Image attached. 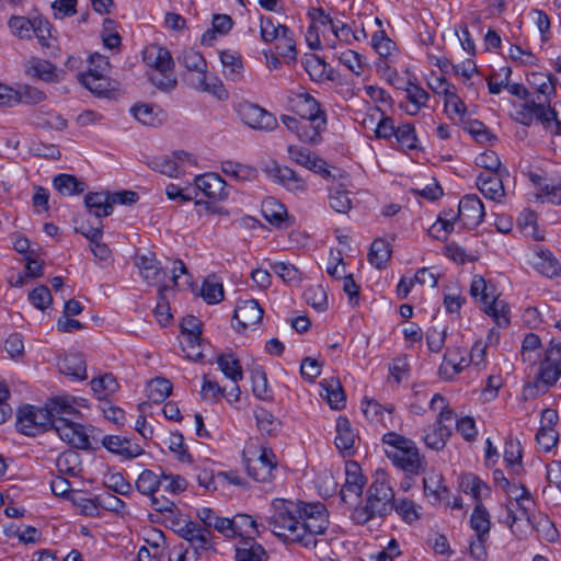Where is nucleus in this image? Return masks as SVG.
<instances>
[{"mask_svg":"<svg viewBox=\"0 0 561 561\" xmlns=\"http://www.w3.org/2000/svg\"><path fill=\"white\" fill-rule=\"evenodd\" d=\"M274 514L268 518L273 534L286 543L316 548L317 535L328 529L329 513L321 502H291L276 499L272 502Z\"/></svg>","mask_w":561,"mask_h":561,"instance_id":"obj_1","label":"nucleus"},{"mask_svg":"<svg viewBox=\"0 0 561 561\" xmlns=\"http://www.w3.org/2000/svg\"><path fill=\"white\" fill-rule=\"evenodd\" d=\"M528 82L536 88L537 96L526 101L515 112V119L529 126L535 121L548 128L552 123L560 127L557 118V112L550 106V96L556 92L554 79L550 73L531 72L528 76Z\"/></svg>","mask_w":561,"mask_h":561,"instance_id":"obj_2","label":"nucleus"},{"mask_svg":"<svg viewBox=\"0 0 561 561\" xmlns=\"http://www.w3.org/2000/svg\"><path fill=\"white\" fill-rule=\"evenodd\" d=\"M393 507L394 491L389 477L385 471L378 470L368 486L365 504H359L353 510L351 519L357 525H365L374 518H385Z\"/></svg>","mask_w":561,"mask_h":561,"instance_id":"obj_3","label":"nucleus"},{"mask_svg":"<svg viewBox=\"0 0 561 561\" xmlns=\"http://www.w3.org/2000/svg\"><path fill=\"white\" fill-rule=\"evenodd\" d=\"M71 411L68 401L58 396L50 399L44 408L26 404L19 409L16 430L26 436H36L51 428L53 419L59 413Z\"/></svg>","mask_w":561,"mask_h":561,"instance_id":"obj_4","label":"nucleus"},{"mask_svg":"<svg viewBox=\"0 0 561 561\" xmlns=\"http://www.w3.org/2000/svg\"><path fill=\"white\" fill-rule=\"evenodd\" d=\"M68 401L71 411L68 414H57L53 419L51 428L60 437L61 440L68 443L78 449H91L89 435L85 427L76 422L80 416V411L75 407L76 400L69 396H62Z\"/></svg>","mask_w":561,"mask_h":561,"instance_id":"obj_5","label":"nucleus"},{"mask_svg":"<svg viewBox=\"0 0 561 561\" xmlns=\"http://www.w3.org/2000/svg\"><path fill=\"white\" fill-rule=\"evenodd\" d=\"M382 443L393 448L386 450V455L393 465L410 474H419L421 459L415 443L394 432H388L382 436Z\"/></svg>","mask_w":561,"mask_h":561,"instance_id":"obj_6","label":"nucleus"},{"mask_svg":"<svg viewBox=\"0 0 561 561\" xmlns=\"http://www.w3.org/2000/svg\"><path fill=\"white\" fill-rule=\"evenodd\" d=\"M110 67L106 57L100 54L91 55L90 67L87 72L79 73V81L92 93L99 96H110L115 90L112 81L106 76Z\"/></svg>","mask_w":561,"mask_h":561,"instance_id":"obj_7","label":"nucleus"},{"mask_svg":"<svg viewBox=\"0 0 561 561\" xmlns=\"http://www.w3.org/2000/svg\"><path fill=\"white\" fill-rule=\"evenodd\" d=\"M490 289L482 276H473L470 285L471 297L483 305L484 312L493 317L499 327H506L510 323L507 310Z\"/></svg>","mask_w":561,"mask_h":561,"instance_id":"obj_8","label":"nucleus"},{"mask_svg":"<svg viewBox=\"0 0 561 561\" xmlns=\"http://www.w3.org/2000/svg\"><path fill=\"white\" fill-rule=\"evenodd\" d=\"M280 122L288 130L294 133L297 138L309 145H318L321 140V134L327 128V117H294L289 115H282Z\"/></svg>","mask_w":561,"mask_h":561,"instance_id":"obj_9","label":"nucleus"},{"mask_svg":"<svg viewBox=\"0 0 561 561\" xmlns=\"http://www.w3.org/2000/svg\"><path fill=\"white\" fill-rule=\"evenodd\" d=\"M397 89L405 92V102L401 107L410 115H416L421 111V88L417 76L407 68L402 76L397 71L392 75V80H388Z\"/></svg>","mask_w":561,"mask_h":561,"instance_id":"obj_10","label":"nucleus"},{"mask_svg":"<svg viewBox=\"0 0 561 561\" xmlns=\"http://www.w3.org/2000/svg\"><path fill=\"white\" fill-rule=\"evenodd\" d=\"M237 112L241 121L253 129L272 131L278 126L275 115L257 104L250 102L239 103Z\"/></svg>","mask_w":561,"mask_h":561,"instance_id":"obj_11","label":"nucleus"},{"mask_svg":"<svg viewBox=\"0 0 561 561\" xmlns=\"http://www.w3.org/2000/svg\"><path fill=\"white\" fill-rule=\"evenodd\" d=\"M561 379V343L551 341L545 351L543 359L540 362L536 381L546 387H551Z\"/></svg>","mask_w":561,"mask_h":561,"instance_id":"obj_12","label":"nucleus"},{"mask_svg":"<svg viewBox=\"0 0 561 561\" xmlns=\"http://www.w3.org/2000/svg\"><path fill=\"white\" fill-rule=\"evenodd\" d=\"M176 534L188 542L195 559L213 547L211 531L196 522H185L176 529Z\"/></svg>","mask_w":561,"mask_h":561,"instance_id":"obj_13","label":"nucleus"},{"mask_svg":"<svg viewBox=\"0 0 561 561\" xmlns=\"http://www.w3.org/2000/svg\"><path fill=\"white\" fill-rule=\"evenodd\" d=\"M485 216L482 201L476 194L465 195L458 205L457 216L451 214L453 220H459L468 229L479 226Z\"/></svg>","mask_w":561,"mask_h":561,"instance_id":"obj_14","label":"nucleus"},{"mask_svg":"<svg viewBox=\"0 0 561 561\" xmlns=\"http://www.w3.org/2000/svg\"><path fill=\"white\" fill-rule=\"evenodd\" d=\"M276 456L272 449L263 447L256 458L245 460L248 474L257 482H267L273 477L276 469Z\"/></svg>","mask_w":561,"mask_h":561,"instance_id":"obj_15","label":"nucleus"},{"mask_svg":"<svg viewBox=\"0 0 561 561\" xmlns=\"http://www.w3.org/2000/svg\"><path fill=\"white\" fill-rule=\"evenodd\" d=\"M287 152L288 158L295 163L319 173L324 179H329L331 176V172L328 169L325 160L312 154L309 149L296 145H289L287 147Z\"/></svg>","mask_w":561,"mask_h":561,"instance_id":"obj_16","label":"nucleus"},{"mask_svg":"<svg viewBox=\"0 0 561 561\" xmlns=\"http://www.w3.org/2000/svg\"><path fill=\"white\" fill-rule=\"evenodd\" d=\"M263 309L254 299L240 300L234 309L233 318L237 321L238 330H245L261 323Z\"/></svg>","mask_w":561,"mask_h":561,"instance_id":"obj_17","label":"nucleus"},{"mask_svg":"<svg viewBox=\"0 0 561 561\" xmlns=\"http://www.w3.org/2000/svg\"><path fill=\"white\" fill-rule=\"evenodd\" d=\"M362 412L371 424L388 428L393 425V407L381 405L374 399L365 398L362 401Z\"/></svg>","mask_w":561,"mask_h":561,"instance_id":"obj_18","label":"nucleus"},{"mask_svg":"<svg viewBox=\"0 0 561 561\" xmlns=\"http://www.w3.org/2000/svg\"><path fill=\"white\" fill-rule=\"evenodd\" d=\"M195 185L205 196L213 199L222 201L229 195L227 183L219 174L214 172L197 175Z\"/></svg>","mask_w":561,"mask_h":561,"instance_id":"obj_19","label":"nucleus"},{"mask_svg":"<svg viewBox=\"0 0 561 561\" xmlns=\"http://www.w3.org/2000/svg\"><path fill=\"white\" fill-rule=\"evenodd\" d=\"M102 445L107 451L127 460L144 454V449L138 444L131 443L130 439L124 436L106 435L102 438Z\"/></svg>","mask_w":561,"mask_h":561,"instance_id":"obj_20","label":"nucleus"},{"mask_svg":"<svg viewBox=\"0 0 561 561\" xmlns=\"http://www.w3.org/2000/svg\"><path fill=\"white\" fill-rule=\"evenodd\" d=\"M291 111L299 117H327L325 111L321 107L320 103L308 92L295 94L289 99Z\"/></svg>","mask_w":561,"mask_h":561,"instance_id":"obj_21","label":"nucleus"},{"mask_svg":"<svg viewBox=\"0 0 561 561\" xmlns=\"http://www.w3.org/2000/svg\"><path fill=\"white\" fill-rule=\"evenodd\" d=\"M502 173L482 172L478 176L477 185L486 198L501 202V198L504 197L505 192L501 180Z\"/></svg>","mask_w":561,"mask_h":561,"instance_id":"obj_22","label":"nucleus"},{"mask_svg":"<svg viewBox=\"0 0 561 561\" xmlns=\"http://www.w3.org/2000/svg\"><path fill=\"white\" fill-rule=\"evenodd\" d=\"M262 215L266 221L277 228L289 226V216L285 205L274 197H267L262 203Z\"/></svg>","mask_w":561,"mask_h":561,"instance_id":"obj_23","label":"nucleus"},{"mask_svg":"<svg viewBox=\"0 0 561 561\" xmlns=\"http://www.w3.org/2000/svg\"><path fill=\"white\" fill-rule=\"evenodd\" d=\"M336 436L335 446L344 456H352L354 454V444L356 435L354 434L351 423L347 417L339 416L336 419Z\"/></svg>","mask_w":561,"mask_h":561,"instance_id":"obj_24","label":"nucleus"},{"mask_svg":"<svg viewBox=\"0 0 561 561\" xmlns=\"http://www.w3.org/2000/svg\"><path fill=\"white\" fill-rule=\"evenodd\" d=\"M345 474V483L341 490V497L344 502L346 501L347 493H353L356 497H359L366 483V478L356 462L346 465Z\"/></svg>","mask_w":561,"mask_h":561,"instance_id":"obj_25","label":"nucleus"},{"mask_svg":"<svg viewBox=\"0 0 561 561\" xmlns=\"http://www.w3.org/2000/svg\"><path fill=\"white\" fill-rule=\"evenodd\" d=\"M144 60L158 72H167L174 65L170 51L158 45L150 46L144 51Z\"/></svg>","mask_w":561,"mask_h":561,"instance_id":"obj_26","label":"nucleus"},{"mask_svg":"<svg viewBox=\"0 0 561 561\" xmlns=\"http://www.w3.org/2000/svg\"><path fill=\"white\" fill-rule=\"evenodd\" d=\"M112 195L108 193H89L84 197V204L90 215L100 219L107 217L113 211Z\"/></svg>","mask_w":561,"mask_h":561,"instance_id":"obj_27","label":"nucleus"},{"mask_svg":"<svg viewBox=\"0 0 561 561\" xmlns=\"http://www.w3.org/2000/svg\"><path fill=\"white\" fill-rule=\"evenodd\" d=\"M230 528L228 539L241 537L243 540L252 537L253 533H260L257 523L248 514H237L230 518Z\"/></svg>","mask_w":561,"mask_h":561,"instance_id":"obj_28","label":"nucleus"},{"mask_svg":"<svg viewBox=\"0 0 561 561\" xmlns=\"http://www.w3.org/2000/svg\"><path fill=\"white\" fill-rule=\"evenodd\" d=\"M533 266L543 276L552 278L561 272L558 260L549 250H538L533 257Z\"/></svg>","mask_w":561,"mask_h":561,"instance_id":"obj_29","label":"nucleus"},{"mask_svg":"<svg viewBox=\"0 0 561 561\" xmlns=\"http://www.w3.org/2000/svg\"><path fill=\"white\" fill-rule=\"evenodd\" d=\"M196 515L203 523L204 528H214L228 539L230 528V518L220 517L210 507H201L196 511Z\"/></svg>","mask_w":561,"mask_h":561,"instance_id":"obj_30","label":"nucleus"},{"mask_svg":"<svg viewBox=\"0 0 561 561\" xmlns=\"http://www.w3.org/2000/svg\"><path fill=\"white\" fill-rule=\"evenodd\" d=\"M272 175L288 191L304 192L307 188L305 180L288 167L276 165L272 169Z\"/></svg>","mask_w":561,"mask_h":561,"instance_id":"obj_31","label":"nucleus"},{"mask_svg":"<svg viewBox=\"0 0 561 561\" xmlns=\"http://www.w3.org/2000/svg\"><path fill=\"white\" fill-rule=\"evenodd\" d=\"M428 417L433 419L436 424H453L454 412L449 408L446 399L439 393L433 396L430 401L428 410L426 411Z\"/></svg>","mask_w":561,"mask_h":561,"instance_id":"obj_32","label":"nucleus"},{"mask_svg":"<svg viewBox=\"0 0 561 561\" xmlns=\"http://www.w3.org/2000/svg\"><path fill=\"white\" fill-rule=\"evenodd\" d=\"M58 366L62 374L75 377L78 380L87 378V364L81 354L73 353L66 355L59 360Z\"/></svg>","mask_w":561,"mask_h":561,"instance_id":"obj_33","label":"nucleus"},{"mask_svg":"<svg viewBox=\"0 0 561 561\" xmlns=\"http://www.w3.org/2000/svg\"><path fill=\"white\" fill-rule=\"evenodd\" d=\"M91 389L93 390L95 397L100 401H108L110 397L114 394L118 388L119 385L116 380V378L110 374L106 373L100 377L93 378L90 381Z\"/></svg>","mask_w":561,"mask_h":561,"instance_id":"obj_34","label":"nucleus"},{"mask_svg":"<svg viewBox=\"0 0 561 561\" xmlns=\"http://www.w3.org/2000/svg\"><path fill=\"white\" fill-rule=\"evenodd\" d=\"M265 556V549L253 537L243 539L236 549L237 561H263Z\"/></svg>","mask_w":561,"mask_h":561,"instance_id":"obj_35","label":"nucleus"},{"mask_svg":"<svg viewBox=\"0 0 561 561\" xmlns=\"http://www.w3.org/2000/svg\"><path fill=\"white\" fill-rule=\"evenodd\" d=\"M391 244L385 239H375L368 253V262L377 268H383L391 259Z\"/></svg>","mask_w":561,"mask_h":561,"instance_id":"obj_36","label":"nucleus"},{"mask_svg":"<svg viewBox=\"0 0 561 561\" xmlns=\"http://www.w3.org/2000/svg\"><path fill=\"white\" fill-rule=\"evenodd\" d=\"M460 490L472 496L477 503H481L483 491L489 494L490 489L478 476L473 473H466L459 478Z\"/></svg>","mask_w":561,"mask_h":561,"instance_id":"obj_37","label":"nucleus"},{"mask_svg":"<svg viewBox=\"0 0 561 561\" xmlns=\"http://www.w3.org/2000/svg\"><path fill=\"white\" fill-rule=\"evenodd\" d=\"M219 57L225 69V77L231 81L240 80L243 70L241 56L236 51L222 50Z\"/></svg>","mask_w":561,"mask_h":561,"instance_id":"obj_38","label":"nucleus"},{"mask_svg":"<svg viewBox=\"0 0 561 561\" xmlns=\"http://www.w3.org/2000/svg\"><path fill=\"white\" fill-rule=\"evenodd\" d=\"M470 527L479 538H489L491 528L490 514L482 503L476 504L470 517Z\"/></svg>","mask_w":561,"mask_h":561,"instance_id":"obj_39","label":"nucleus"},{"mask_svg":"<svg viewBox=\"0 0 561 561\" xmlns=\"http://www.w3.org/2000/svg\"><path fill=\"white\" fill-rule=\"evenodd\" d=\"M443 477L440 473H434L428 480L423 478V492L430 499V502L437 504L447 499L448 490L442 485Z\"/></svg>","mask_w":561,"mask_h":561,"instance_id":"obj_40","label":"nucleus"},{"mask_svg":"<svg viewBox=\"0 0 561 561\" xmlns=\"http://www.w3.org/2000/svg\"><path fill=\"white\" fill-rule=\"evenodd\" d=\"M276 41H278V44L276 45L278 54L286 62H295L297 60V49L293 31L288 26L283 27L282 33Z\"/></svg>","mask_w":561,"mask_h":561,"instance_id":"obj_41","label":"nucleus"},{"mask_svg":"<svg viewBox=\"0 0 561 561\" xmlns=\"http://www.w3.org/2000/svg\"><path fill=\"white\" fill-rule=\"evenodd\" d=\"M54 187L65 196L81 194L85 190V184L70 174H58L53 181Z\"/></svg>","mask_w":561,"mask_h":561,"instance_id":"obj_42","label":"nucleus"},{"mask_svg":"<svg viewBox=\"0 0 561 561\" xmlns=\"http://www.w3.org/2000/svg\"><path fill=\"white\" fill-rule=\"evenodd\" d=\"M217 364L224 375L231 379L234 383H238L243 379V371L241 364L233 354H220L217 357Z\"/></svg>","mask_w":561,"mask_h":561,"instance_id":"obj_43","label":"nucleus"},{"mask_svg":"<svg viewBox=\"0 0 561 561\" xmlns=\"http://www.w3.org/2000/svg\"><path fill=\"white\" fill-rule=\"evenodd\" d=\"M325 390V397L330 407L334 410H341L345 407L346 398L341 383L334 379H323L321 382Z\"/></svg>","mask_w":561,"mask_h":561,"instance_id":"obj_44","label":"nucleus"},{"mask_svg":"<svg viewBox=\"0 0 561 561\" xmlns=\"http://www.w3.org/2000/svg\"><path fill=\"white\" fill-rule=\"evenodd\" d=\"M172 391L171 382L165 378L151 379L147 385V397L153 403L163 402Z\"/></svg>","mask_w":561,"mask_h":561,"instance_id":"obj_45","label":"nucleus"},{"mask_svg":"<svg viewBox=\"0 0 561 561\" xmlns=\"http://www.w3.org/2000/svg\"><path fill=\"white\" fill-rule=\"evenodd\" d=\"M179 61L188 70L196 72V76H205L207 73V62L204 56L194 50H184Z\"/></svg>","mask_w":561,"mask_h":561,"instance_id":"obj_46","label":"nucleus"},{"mask_svg":"<svg viewBox=\"0 0 561 561\" xmlns=\"http://www.w3.org/2000/svg\"><path fill=\"white\" fill-rule=\"evenodd\" d=\"M450 434L451 424H436V422H434L433 432L426 434V436L423 437V440L425 442L427 447L435 450H440L444 448L446 439L449 437Z\"/></svg>","mask_w":561,"mask_h":561,"instance_id":"obj_47","label":"nucleus"},{"mask_svg":"<svg viewBox=\"0 0 561 561\" xmlns=\"http://www.w3.org/2000/svg\"><path fill=\"white\" fill-rule=\"evenodd\" d=\"M80 456L73 450L61 453L56 459V468L60 474L75 477L79 472Z\"/></svg>","mask_w":561,"mask_h":561,"instance_id":"obj_48","label":"nucleus"},{"mask_svg":"<svg viewBox=\"0 0 561 561\" xmlns=\"http://www.w3.org/2000/svg\"><path fill=\"white\" fill-rule=\"evenodd\" d=\"M221 171L237 180V181H251L256 175V170L252 167L241 164L233 161H225L221 163Z\"/></svg>","mask_w":561,"mask_h":561,"instance_id":"obj_49","label":"nucleus"},{"mask_svg":"<svg viewBox=\"0 0 561 561\" xmlns=\"http://www.w3.org/2000/svg\"><path fill=\"white\" fill-rule=\"evenodd\" d=\"M136 489L144 495L151 496L160 489V474L145 469L136 480Z\"/></svg>","mask_w":561,"mask_h":561,"instance_id":"obj_50","label":"nucleus"},{"mask_svg":"<svg viewBox=\"0 0 561 561\" xmlns=\"http://www.w3.org/2000/svg\"><path fill=\"white\" fill-rule=\"evenodd\" d=\"M27 71L32 76L47 82L54 81L57 77L56 67L51 62L39 58H32L28 61Z\"/></svg>","mask_w":561,"mask_h":561,"instance_id":"obj_51","label":"nucleus"},{"mask_svg":"<svg viewBox=\"0 0 561 561\" xmlns=\"http://www.w3.org/2000/svg\"><path fill=\"white\" fill-rule=\"evenodd\" d=\"M192 85L198 90V91H203V92H208L213 95H215L216 98H218L219 100H225L228 98V92L227 90L225 89L224 84L217 80L216 78L214 79L213 82H207V76H196V78L194 80H192Z\"/></svg>","mask_w":561,"mask_h":561,"instance_id":"obj_52","label":"nucleus"},{"mask_svg":"<svg viewBox=\"0 0 561 561\" xmlns=\"http://www.w3.org/2000/svg\"><path fill=\"white\" fill-rule=\"evenodd\" d=\"M253 394L261 400H272V391L267 385V377L262 368L251 370Z\"/></svg>","mask_w":561,"mask_h":561,"instance_id":"obj_53","label":"nucleus"},{"mask_svg":"<svg viewBox=\"0 0 561 561\" xmlns=\"http://www.w3.org/2000/svg\"><path fill=\"white\" fill-rule=\"evenodd\" d=\"M394 137L402 149H416L417 136L415 128L412 124L405 123L397 127Z\"/></svg>","mask_w":561,"mask_h":561,"instance_id":"obj_54","label":"nucleus"},{"mask_svg":"<svg viewBox=\"0 0 561 561\" xmlns=\"http://www.w3.org/2000/svg\"><path fill=\"white\" fill-rule=\"evenodd\" d=\"M148 167L151 170L160 172L161 174H164L169 178H178L179 176L178 162L168 156L152 158L148 162Z\"/></svg>","mask_w":561,"mask_h":561,"instance_id":"obj_55","label":"nucleus"},{"mask_svg":"<svg viewBox=\"0 0 561 561\" xmlns=\"http://www.w3.org/2000/svg\"><path fill=\"white\" fill-rule=\"evenodd\" d=\"M160 488L170 494H179L186 490L187 481L180 474H172L161 471Z\"/></svg>","mask_w":561,"mask_h":561,"instance_id":"obj_56","label":"nucleus"},{"mask_svg":"<svg viewBox=\"0 0 561 561\" xmlns=\"http://www.w3.org/2000/svg\"><path fill=\"white\" fill-rule=\"evenodd\" d=\"M371 46L382 58H390L396 49V43L390 39L383 30H378L371 37Z\"/></svg>","mask_w":561,"mask_h":561,"instance_id":"obj_57","label":"nucleus"},{"mask_svg":"<svg viewBox=\"0 0 561 561\" xmlns=\"http://www.w3.org/2000/svg\"><path fill=\"white\" fill-rule=\"evenodd\" d=\"M306 302L317 311L321 312L328 308V297L325 290L319 286H310L304 291Z\"/></svg>","mask_w":561,"mask_h":561,"instance_id":"obj_58","label":"nucleus"},{"mask_svg":"<svg viewBox=\"0 0 561 561\" xmlns=\"http://www.w3.org/2000/svg\"><path fill=\"white\" fill-rule=\"evenodd\" d=\"M271 270L287 284L295 285L300 282L299 270L290 263L275 262L271 264Z\"/></svg>","mask_w":561,"mask_h":561,"instance_id":"obj_59","label":"nucleus"},{"mask_svg":"<svg viewBox=\"0 0 561 561\" xmlns=\"http://www.w3.org/2000/svg\"><path fill=\"white\" fill-rule=\"evenodd\" d=\"M504 461L513 472L519 473L522 470V450L517 442L508 439L504 447Z\"/></svg>","mask_w":561,"mask_h":561,"instance_id":"obj_60","label":"nucleus"},{"mask_svg":"<svg viewBox=\"0 0 561 561\" xmlns=\"http://www.w3.org/2000/svg\"><path fill=\"white\" fill-rule=\"evenodd\" d=\"M450 216H451V210H449L448 213L442 211L438 215L436 222H434L428 228V231H427L428 234L435 239L445 238L451 231V229L454 227V222H453V219Z\"/></svg>","mask_w":561,"mask_h":561,"instance_id":"obj_61","label":"nucleus"},{"mask_svg":"<svg viewBox=\"0 0 561 561\" xmlns=\"http://www.w3.org/2000/svg\"><path fill=\"white\" fill-rule=\"evenodd\" d=\"M201 296L207 304H218L224 299L222 285L208 277L203 282Z\"/></svg>","mask_w":561,"mask_h":561,"instance_id":"obj_62","label":"nucleus"},{"mask_svg":"<svg viewBox=\"0 0 561 561\" xmlns=\"http://www.w3.org/2000/svg\"><path fill=\"white\" fill-rule=\"evenodd\" d=\"M254 416L262 433L271 435L277 431L279 422L270 411L259 407L254 410Z\"/></svg>","mask_w":561,"mask_h":561,"instance_id":"obj_63","label":"nucleus"},{"mask_svg":"<svg viewBox=\"0 0 561 561\" xmlns=\"http://www.w3.org/2000/svg\"><path fill=\"white\" fill-rule=\"evenodd\" d=\"M329 204L333 210L341 214H346L352 207L348 192L340 187L330 190Z\"/></svg>","mask_w":561,"mask_h":561,"instance_id":"obj_64","label":"nucleus"}]
</instances>
